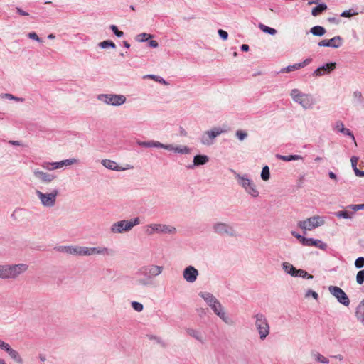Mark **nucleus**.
I'll return each instance as SVG.
<instances>
[{
    "label": "nucleus",
    "mask_w": 364,
    "mask_h": 364,
    "mask_svg": "<svg viewBox=\"0 0 364 364\" xmlns=\"http://www.w3.org/2000/svg\"><path fill=\"white\" fill-rule=\"evenodd\" d=\"M198 295L203 299L214 314L217 315L225 324L228 326H232L235 324L234 321L229 316L224 306L213 294L209 292H200Z\"/></svg>",
    "instance_id": "nucleus-1"
},
{
    "label": "nucleus",
    "mask_w": 364,
    "mask_h": 364,
    "mask_svg": "<svg viewBox=\"0 0 364 364\" xmlns=\"http://www.w3.org/2000/svg\"><path fill=\"white\" fill-rule=\"evenodd\" d=\"M164 269L163 266L154 264H149L141 267L138 274L144 277L137 279L136 284L140 287H148L153 284L154 279L159 277Z\"/></svg>",
    "instance_id": "nucleus-2"
},
{
    "label": "nucleus",
    "mask_w": 364,
    "mask_h": 364,
    "mask_svg": "<svg viewBox=\"0 0 364 364\" xmlns=\"http://www.w3.org/2000/svg\"><path fill=\"white\" fill-rule=\"evenodd\" d=\"M234 178L237 185L243 191L252 198H257L259 196V190L255 182L247 173H242L232 170Z\"/></svg>",
    "instance_id": "nucleus-3"
},
{
    "label": "nucleus",
    "mask_w": 364,
    "mask_h": 364,
    "mask_svg": "<svg viewBox=\"0 0 364 364\" xmlns=\"http://www.w3.org/2000/svg\"><path fill=\"white\" fill-rule=\"evenodd\" d=\"M214 233L220 236H228L230 237H236L238 232L234 225L230 223L217 221L212 225Z\"/></svg>",
    "instance_id": "nucleus-4"
},
{
    "label": "nucleus",
    "mask_w": 364,
    "mask_h": 364,
    "mask_svg": "<svg viewBox=\"0 0 364 364\" xmlns=\"http://www.w3.org/2000/svg\"><path fill=\"white\" fill-rule=\"evenodd\" d=\"M144 231L148 235L154 234L174 235L177 232L174 226L161 223H150L145 226Z\"/></svg>",
    "instance_id": "nucleus-5"
},
{
    "label": "nucleus",
    "mask_w": 364,
    "mask_h": 364,
    "mask_svg": "<svg viewBox=\"0 0 364 364\" xmlns=\"http://www.w3.org/2000/svg\"><path fill=\"white\" fill-rule=\"evenodd\" d=\"M255 326L258 332L259 339L264 341L268 336L270 332V327L266 316L258 313L254 315Z\"/></svg>",
    "instance_id": "nucleus-6"
},
{
    "label": "nucleus",
    "mask_w": 364,
    "mask_h": 364,
    "mask_svg": "<svg viewBox=\"0 0 364 364\" xmlns=\"http://www.w3.org/2000/svg\"><path fill=\"white\" fill-rule=\"evenodd\" d=\"M59 194L58 189H53L50 193H43L39 190L36 191V195L41 204L47 208H53L56 205L57 197Z\"/></svg>",
    "instance_id": "nucleus-7"
},
{
    "label": "nucleus",
    "mask_w": 364,
    "mask_h": 364,
    "mask_svg": "<svg viewBox=\"0 0 364 364\" xmlns=\"http://www.w3.org/2000/svg\"><path fill=\"white\" fill-rule=\"evenodd\" d=\"M325 223V217L316 215L306 220L299 221L297 226L304 231H311L323 225Z\"/></svg>",
    "instance_id": "nucleus-8"
},
{
    "label": "nucleus",
    "mask_w": 364,
    "mask_h": 364,
    "mask_svg": "<svg viewBox=\"0 0 364 364\" xmlns=\"http://www.w3.org/2000/svg\"><path fill=\"white\" fill-rule=\"evenodd\" d=\"M97 100L107 105L120 106L126 102V97L122 95L100 94L97 95Z\"/></svg>",
    "instance_id": "nucleus-9"
},
{
    "label": "nucleus",
    "mask_w": 364,
    "mask_h": 364,
    "mask_svg": "<svg viewBox=\"0 0 364 364\" xmlns=\"http://www.w3.org/2000/svg\"><path fill=\"white\" fill-rule=\"evenodd\" d=\"M60 251L75 256H90V247L85 246H62Z\"/></svg>",
    "instance_id": "nucleus-10"
},
{
    "label": "nucleus",
    "mask_w": 364,
    "mask_h": 364,
    "mask_svg": "<svg viewBox=\"0 0 364 364\" xmlns=\"http://www.w3.org/2000/svg\"><path fill=\"white\" fill-rule=\"evenodd\" d=\"M223 130L220 127H215L205 132L200 138V141L203 145L210 146L213 144L214 139L219 136Z\"/></svg>",
    "instance_id": "nucleus-11"
},
{
    "label": "nucleus",
    "mask_w": 364,
    "mask_h": 364,
    "mask_svg": "<svg viewBox=\"0 0 364 364\" xmlns=\"http://www.w3.org/2000/svg\"><path fill=\"white\" fill-rule=\"evenodd\" d=\"M101 163L107 168L117 171H126L134 168V165L124 163V161H119V162L116 161H101Z\"/></svg>",
    "instance_id": "nucleus-12"
},
{
    "label": "nucleus",
    "mask_w": 364,
    "mask_h": 364,
    "mask_svg": "<svg viewBox=\"0 0 364 364\" xmlns=\"http://www.w3.org/2000/svg\"><path fill=\"white\" fill-rule=\"evenodd\" d=\"M328 291L331 295L336 298L337 301L345 306H348L350 300L344 291L338 287L330 286Z\"/></svg>",
    "instance_id": "nucleus-13"
},
{
    "label": "nucleus",
    "mask_w": 364,
    "mask_h": 364,
    "mask_svg": "<svg viewBox=\"0 0 364 364\" xmlns=\"http://www.w3.org/2000/svg\"><path fill=\"white\" fill-rule=\"evenodd\" d=\"M183 279L190 284L194 283L199 275L198 270L193 266H187L182 272Z\"/></svg>",
    "instance_id": "nucleus-14"
},
{
    "label": "nucleus",
    "mask_w": 364,
    "mask_h": 364,
    "mask_svg": "<svg viewBox=\"0 0 364 364\" xmlns=\"http://www.w3.org/2000/svg\"><path fill=\"white\" fill-rule=\"evenodd\" d=\"M130 230H132L127 220L115 222L110 227V232L112 234H122Z\"/></svg>",
    "instance_id": "nucleus-15"
},
{
    "label": "nucleus",
    "mask_w": 364,
    "mask_h": 364,
    "mask_svg": "<svg viewBox=\"0 0 364 364\" xmlns=\"http://www.w3.org/2000/svg\"><path fill=\"white\" fill-rule=\"evenodd\" d=\"M137 144L141 146V147H146V148H162L164 149H166L170 151H174V147L175 146L173 144H164L159 141H156L153 140L147 141H138Z\"/></svg>",
    "instance_id": "nucleus-16"
},
{
    "label": "nucleus",
    "mask_w": 364,
    "mask_h": 364,
    "mask_svg": "<svg viewBox=\"0 0 364 364\" xmlns=\"http://www.w3.org/2000/svg\"><path fill=\"white\" fill-rule=\"evenodd\" d=\"M336 68V63L335 62H331L328 63H326L318 68H317L312 73L314 77H318L325 75L330 74L333 72Z\"/></svg>",
    "instance_id": "nucleus-17"
},
{
    "label": "nucleus",
    "mask_w": 364,
    "mask_h": 364,
    "mask_svg": "<svg viewBox=\"0 0 364 364\" xmlns=\"http://www.w3.org/2000/svg\"><path fill=\"white\" fill-rule=\"evenodd\" d=\"M11 280L18 279L28 270V265L26 263L11 264Z\"/></svg>",
    "instance_id": "nucleus-18"
},
{
    "label": "nucleus",
    "mask_w": 364,
    "mask_h": 364,
    "mask_svg": "<svg viewBox=\"0 0 364 364\" xmlns=\"http://www.w3.org/2000/svg\"><path fill=\"white\" fill-rule=\"evenodd\" d=\"M343 43V38L340 36H336L331 39H324L318 42L320 47H331L333 48H340Z\"/></svg>",
    "instance_id": "nucleus-19"
},
{
    "label": "nucleus",
    "mask_w": 364,
    "mask_h": 364,
    "mask_svg": "<svg viewBox=\"0 0 364 364\" xmlns=\"http://www.w3.org/2000/svg\"><path fill=\"white\" fill-rule=\"evenodd\" d=\"M75 161H60L58 162H48L46 161L43 163L42 166L48 170L53 171L58 168H62L64 166H69L73 164Z\"/></svg>",
    "instance_id": "nucleus-20"
},
{
    "label": "nucleus",
    "mask_w": 364,
    "mask_h": 364,
    "mask_svg": "<svg viewBox=\"0 0 364 364\" xmlns=\"http://www.w3.org/2000/svg\"><path fill=\"white\" fill-rule=\"evenodd\" d=\"M90 256L102 255L112 257L114 255V250L106 247H90Z\"/></svg>",
    "instance_id": "nucleus-21"
},
{
    "label": "nucleus",
    "mask_w": 364,
    "mask_h": 364,
    "mask_svg": "<svg viewBox=\"0 0 364 364\" xmlns=\"http://www.w3.org/2000/svg\"><path fill=\"white\" fill-rule=\"evenodd\" d=\"M311 61H312V58H308L301 63H295L294 65H290L285 68H282L279 73H289L291 71H294V70L303 68L306 67V65H309L311 63Z\"/></svg>",
    "instance_id": "nucleus-22"
},
{
    "label": "nucleus",
    "mask_w": 364,
    "mask_h": 364,
    "mask_svg": "<svg viewBox=\"0 0 364 364\" xmlns=\"http://www.w3.org/2000/svg\"><path fill=\"white\" fill-rule=\"evenodd\" d=\"M186 331L189 336L195 338L200 343L203 344L205 343V341H206L205 338L200 331H198L197 329L188 328L186 330Z\"/></svg>",
    "instance_id": "nucleus-23"
},
{
    "label": "nucleus",
    "mask_w": 364,
    "mask_h": 364,
    "mask_svg": "<svg viewBox=\"0 0 364 364\" xmlns=\"http://www.w3.org/2000/svg\"><path fill=\"white\" fill-rule=\"evenodd\" d=\"M5 352L8 354L10 358L12 359L17 364L23 363V359L21 357V354L17 350L12 348L11 346H9V347L7 348Z\"/></svg>",
    "instance_id": "nucleus-24"
},
{
    "label": "nucleus",
    "mask_w": 364,
    "mask_h": 364,
    "mask_svg": "<svg viewBox=\"0 0 364 364\" xmlns=\"http://www.w3.org/2000/svg\"><path fill=\"white\" fill-rule=\"evenodd\" d=\"M11 264H0V279L11 280Z\"/></svg>",
    "instance_id": "nucleus-25"
},
{
    "label": "nucleus",
    "mask_w": 364,
    "mask_h": 364,
    "mask_svg": "<svg viewBox=\"0 0 364 364\" xmlns=\"http://www.w3.org/2000/svg\"><path fill=\"white\" fill-rule=\"evenodd\" d=\"M304 246H315L322 250L327 248V245L320 240H315L314 238H306L304 244Z\"/></svg>",
    "instance_id": "nucleus-26"
},
{
    "label": "nucleus",
    "mask_w": 364,
    "mask_h": 364,
    "mask_svg": "<svg viewBox=\"0 0 364 364\" xmlns=\"http://www.w3.org/2000/svg\"><path fill=\"white\" fill-rule=\"evenodd\" d=\"M304 98L300 102V105L305 109H311L315 104V100L312 95L309 94H304Z\"/></svg>",
    "instance_id": "nucleus-27"
},
{
    "label": "nucleus",
    "mask_w": 364,
    "mask_h": 364,
    "mask_svg": "<svg viewBox=\"0 0 364 364\" xmlns=\"http://www.w3.org/2000/svg\"><path fill=\"white\" fill-rule=\"evenodd\" d=\"M34 175L43 182H51L55 178L54 175L45 173L40 170H35Z\"/></svg>",
    "instance_id": "nucleus-28"
},
{
    "label": "nucleus",
    "mask_w": 364,
    "mask_h": 364,
    "mask_svg": "<svg viewBox=\"0 0 364 364\" xmlns=\"http://www.w3.org/2000/svg\"><path fill=\"white\" fill-rule=\"evenodd\" d=\"M207 161H184L181 165L187 169H195L200 166L204 165Z\"/></svg>",
    "instance_id": "nucleus-29"
},
{
    "label": "nucleus",
    "mask_w": 364,
    "mask_h": 364,
    "mask_svg": "<svg viewBox=\"0 0 364 364\" xmlns=\"http://www.w3.org/2000/svg\"><path fill=\"white\" fill-rule=\"evenodd\" d=\"M355 316L358 321L364 326V299L357 306Z\"/></svg>",
    "instance_id": "nucleus-30"
},
{
    "label": "nucleus",
    "mask_w": 364,
    "mask_h": 364,
    "mask_svg": "<svg viewBox=\"0 0 364 364\" xmlns=\"http://www.w3.org/2000/svg\"><path fill=\"white\" fill-rule=\"evenodd\" d=\"M311 356L312 358L314 359L315 361L323 363V364H328L329 363V360L326 357L323 356L321 353H319L317 351H312L311 353Z\"/></svg>",
    "instance_id": "nucleus-31"
},
{
    "label": "nucleus",
    "mask_w": 364,
    "mask_h": 364,
    "mask_svg": "<svg viewBox=\"0 0 364 364\" xmlns=\"http://www.w3.org/2000/svg\"><path fill=\"white\" fill-rule=\"evenodd\" d=\"M328 7L325 3L318 4L316 6L314 7L311 11V14L314 16H317L322 12L327 10Z\"/></svg>",
    "instance_id": "nucleus-32"
},
{
    "label": "nucleus",
    "mask_w": 364,
    "mask_h": 364,
    "mask_svg": "<svg viewBox=\"0 0 364 364\" xmlns=\"http://www.w3.org/2000/svg\"><path fill=\"white\" fill-rule=\"evenodd\" d=\"M290 95L295 102L300 104V102L304 98V93L301 92L298 89H293L291 91Z\"/></svg>",
    "instance_id": "nucleus-33"
},
{
    "label": "nucleus",
    "mask_w": 364,
    "mask_h": 364,
    "mask_svg": "<svg viewBox=\"0 0 364 364\" xmlns=\"http://www.w3.org/2000/svg\"><path fill=\"white\" fill-rule=\"evenodd\" d=\"M310 32L314 36L320 37L323 36L326 33V31L323 26H315L311 28Z\"/></svg>",
    "instance_id": "nucleus-34"
},
{
    "label": "nucleus",
    "mask_w": 364,
    "mask_h": 364,
    "mask_svg": "<svg viewBox=\"0 0 364 364\" xmlns=\"http://www.w3.org/2000/svg\"><path fill=\"white\" fill-rule=\"evenodd\" d=\"M282 269L287 274H289L291 276L294 277L296 269L289 262H283Z\"/></svg>",
    "instance_id": "nucleus-35"
},
{
    "label": "nucleus",
    "mask_w": 364,
    "mask_h": 364,
    "mask_svg": "<svg viewBox=\"0 0 364 364\" xmlns=\"http://www.w3.org/2000/svg\"><path fill=\"white\" fill-rule=\"evenodd\" d=\"M258 26H259V29L261 31H262L264 33H268L272 36L275 35L277 32L276 29L269 27L267 26H265L262 23H259Z\"/></svg>",
    "instance_id": "nucleus-36"
},
{
    "label": "nucleus",
    "mask_w": 364,
    "mask_h": 364,
    "mask_svg": "<svg viewBox=\"0 0 364 364\" xmlns=\"http://www.w3.org/2000/svg\"><path fill=\"white\" fill-rule=\"evenodd\" d=\"M260 177H261L262 180L264 181H267L269 180L270 171H269V168L268 166L266 165L262 168V172L260 174Z\"/></svg>",
    "instance_id": "nucleus-37"
},
{
    "label": "nucleus",
    "mask_w": 364,
    "mask_h": 364,
    "mask_svg": "<svg viewBox=\"0 0 364 364\" xmlns=\"http://www.w3.org/2000/svg\"><path fill=\"white\" fill-rule=\"evenodd\" d=\"M173 152L182 154H187L191 152V149L186 146H175Z\"/></svg>",
    "instance_id": "nucleus-38"
},
{
    "label": "nucleus",
    "mask_w": 364,
    "mask_h": 364,
    "mask_svg": "<svg viewBox=\"0 0 364 364\" xmlns=\"http://www.w3.org/2000/svg\"><path fill=\"white\" fill-rule=\"evenodd\" d=\"M152 37H153V36L151 34L142 33L136 35L135 39L138 42H145V41H147L149 39L152 38Z\"/></svg>",
    "instance_id": "nucleus-39"
},
{
    "label": "nucleus",
    "mask_w": 364,
    "mask_h": 364,
    "mask_svg": "<svg viewBox=\"0 0 364 364\" xmlns=\"http://www.w3.org/2000/svg\"><path fill=\"white\" fill-rule=\"evenodd\" d=\"M294 277H299L302 278H307V279H312L313 276L308 274L307 272H306L304 269H296Z\"/></svg>",
    "instance_id": "nucleus-40"
},
{
    "label": "nucleus",
    "mask_w": 364,
    "mask_h": 364,
    "mask_svg": "<svg viewBox=\"0 0 364 364\" xmlns=\"http://www.w3.org/2000/svg\"><path fill=\"white\" fill-rule=\"evenodd\" d=\"M99 46L102 49H106L108 48H115L116 46L115 44L109 40L104 41L102 42H100L99 43Z\"/></svg>",
    "instance_id": "nucleus-41"
},
{
    "label": "nucleus",
    "mask_w": 364,
    "mask_h": 364,
    "mask_svg": "<svg viewBox=\"0 0 364 364\" xmlns=\"http://www.w3.org/2000/svg\"><path fill=\"white\" fill-rule=\"evenodd\" d=\"M276 158L277 159H303L302 156L296 154H291L288 156L276 154Z\"/></svg>",
    "instance_id": "nucleus-42"
},
{
    "label": "nucleus",
    "mask_w": 364,
    "mask_h": 364,
    "mask_svg": "<svg viewBox=\"0 0 364 364\" xmlns=\"http://www.w3.org/2000/svg\"><path fill=\"white\" fill-rule=\"evenodd\" d=\"M353 215V212L349 213L348 211L344 210V211H338L336 213V215L338 218H342L345 219H350L352 218Z\"/></svg>",
    "instance_id": "nucleus-43"
},
{
    "label": "nucleus",
    "mask_w": 364,
    "mask_h": 364,
    "mask_svg": "<svg viewBox=\"0 0 364 364\" xmlns=\"http://www.w3.org/2000/svg\"><path fill=\"white\" fill-rule=\"evenodd\" d=\"M358 161H351L352 167L354 170L355 174L358 177H363L364 176V171H360L357 168Z\"/></svg>",
    "instance_id": "nucleus-44"
},
{
    "label": "nucleus",
    "mask_w": 364,
    "mask_h": 364,
    "mask_svg": "<svg viewBox=\"0 0 364 364\" xmlns=\"http://www.w3.org/2000/svg\"><path fill=\"white\" fill-rule=\"evenodd\" d=\"M353 98L357 104H362L364 101L363 95L360 91H355L353 92Z\"/></svg>",
    "instance_id": "nucleus-45"
},
{
    "label": "nucleus",
    "mask_w": 364,
    "mask_h": 364,
    "mask_svg": "<svg viewBox=\"0 0 364 364\" xmlns=\"http://www.w3.org/2000/svg\"><path fill=\"white\" fill-rule=\"evenodd\" d=\"M1 97L2 98H6V99H8V100H15V101H17V102H23V100H24L23 98L14 96L13 95L9 94V93L1 94Z\"/></svg>",
    "instance_id": "nucleus-46"
},
{
    "label": "nucleus",
    "mask_w": 364,
    "mask_h": 364,
    "mask_svg": "<svg viewBox=\"0 0 364 364\" xmlns=\"http://www.w3.org/2000/svg\"><path fill=\"white\" fill-rule=\"evenodd\" d=\"M146 77L154 80L156 82L161 83L163 85H167L168 82L161 77L155 75H147Z\"/></svg>",
    "instance_id": "nucleus-47"
},
{
    "label": "nucleus",
    "mask_w": 364,
    "mask_h": 364,
    "mask_svg": "<svg viewBox=\"0 0 364 364\" xmlns=\"http://www.w3.org/2000/svg\"><path fill=\"white\" fill-rule=\"evenodd\" d=\"M127 220V222L129 223V225L131 230H132V228L135 225H139L140 223H141L140 218L139 217H136V218H134L132 219Z\"/></svg>",
    "instance_id": "nucleus-48"
},
{
    "label": "nucleus",
    "mask_w": 364,
    "mask_h": 364,
    "mask_svg": "<svg viewBox=\"0 0 364 364\" xmlns=\"http://www.w3.org/2000/svg\"><path fill=\"white\" fill-rule=\"evenodd\" d=\"M132 307L137 312H141L143 311L144 309V306L142 304L138 302V301H132Z\"/></svg>",
    "instance_id": "nucleus-49"
},
{
    "label": "nucleus",
    "mask_w": 364,
    "mask_h": 364,
    "mask_svg": "<svg viewBox=\"0 0 364 364\" xmlns=\"http://www.w3.org/2000/svg\"><path fill=\"white\" fill-rule=\"evenodd\" d=\"M109 28L117 37L121 38L124 36V33L122 31H119L117 26L111 25Z\"/></svg>",
    "instance_id": "nucleus-50"
},
{
    "label": "nucleus",
    "mask_w": 364,
    "mask_h": 364,
    "mask_svg": "<svg viewBox=\"0 0 364 364\" xmlns=\"http://www.w3.org/2000/svg\"><path fill=\"white\" fill-rule=\"evenodd\" d=\"M356 282L358 284H363L364 283V270H360L357 273Z\"/></svg>",
    "instance_id": "nucleus-51"
},
{
    "label": "nucleus",
    "mask_w": 364,
    "mask_h": 364,
    "mask_svg": "<svg viewBox=\"0 0 364 364\" xmlns=\"http://www.w3.org/2000/svg\"><path fill=\"white\" fill-rule=\"evenodd\" d=\"M358 14V12H352L351 10H345L341 13V16L344 18H350Z\"/></svg>",
    "instance_id": "nucleus-52"
},
{
    "label": "nucleus",
    "mask_w": 364,
    "mask_h": 364,
    "mask_svg": "<svg viewBox=\"0 0 364 364\" xmlns=\"http://www.w3.org/2000/svg\"><path fill=\"white\" fill-rule=\"evenodd\" d=\"M236 136L239 140L242 141L247 138V134L242 130H237L236 132Z\"/></svg>",
    "instance_id": "nucleus-53"
},
{
    "label": "nucleus",
    "mask_w": 364,
    "mask_h": 364,
    "mask_svg": "<svg viewBox=\"0 0 364 364\" xmlns=\"http://www.w3.org/2000/svg\"><path fill=\"white\" fill-rule=\"evenodd\" d=\"M355 266L358 269H360L364 267V257H360L356 259L355 262Z\"/></svg>",
    "instance_id": "nucleus-54"
},
{
    "label": "nucleus",
    "mask_w": 364,
    "mask_h": 364,
    "mask_svg": "<svg viewBox=\"0 0 364 364\" xmlns=\"http://www.w3.org/2000/svg\"><path fill=\"white\" fill-rule=\"evenodd\" d=\"M344 128L345 127H344L343 123L341 121L336 122V123L333 126V129L338 132H341L342 129Z\"/></svg>",
    "instance_id": "nucleus-55"
},
{
    "label": "nucleus",
    "mask_w": 364,
    "mask_h": 364,
    "mask_svg": "<svg viewBox=\"0 0 364 364\" xmlns=\"http://www.w3.org/2000/svg\"><path fill=\"white\" fill-rule=\"evenodd\" d=\"M341 133H342L343 135L349 136L353 141H355V136L353 132L349 129L344 128L342 129Z\"/></svg>",
    "instance_id": "nucleus-56"
},
{
    "label": "nucleus",
    "mask_w": 364,
    "mask_h": 364,
    "mask_svg": "<svg viewBox=\"0 0 364 364\" xmlns=\"http://www.w3.org/2000/svg\"><path fill=\"white\" fill-rule=\"evenodd\" d=\"M28 37L32 40H34L37 42L41 43L42 39L38 37V36L35 32H31L28 34Z\"/></svg>",
    "instance_id": "nucleus-57"
},
{
    "label": "nucleus",
    "mask_w": 364,
    "mask_h": 364,
    "mask_svg": "<svg viewBox=\"0 0 364 364\" xmlns=\"http://www.w3.org/2000/svg\"><path fill=\"white\" fill-rule=\"evenodd\" d=\"M291 235L295 237L296 239H298L299 240V242L304 245V242H305V240H306V237H304V236L296 233V232L294 231H292L291 232Z\"/></svg>",
    "instance_id": "nucleus-58"
},
{
    "label": "nucleus",
    "mask_w": 364,
    "mask_h": 364,
    "mask_svg": "<svg viewBox=\"0 0 364 364\" xmlns=\"http://www.w3.org/2000/svg\"><path fill=\"white\" fill-rule=\"evenodd\" d=\"M218 35L220 37V38L223 39V41H226L228 39V33L227 31H225L223 29H219L218 31Z\"/></svg>",
    "instance_id": "nucleus-59"
},
{
    "label": "nucleus",
    "mask_w": 364,
    "mask_h": 364,
    "mask_svg": "<svg viewBox=\"0 0 364 364\" xmlns=\"http://www.w3.org/2000/svg\"><path fill=\"white\" fill-rule=\"evenodd\" d=\"M310 296H311L316 300H317L318 298V294L316 291L312 290H308L305 294V296L307 298L309 297Z\"/></svg>",
    "instance_id": "nucleus-60"
},
{
    "label": "nucleus",
    "mask_w": 364,
    "mask_h": 364,
    "mask_svg": "<svg viewBox=\"0 0 364 364\" xmlns=\"http://www.w3.org/2000/svg\"><path fill=\"white\" fill-rule=\"evenodd\" d=\"M348 208L352 209L353 212H355L360 210H364V204L351 205Z\"/></svg>",
    "instance_id": "nucleus-61"
},
{
    "label": "nucleus",
    "mask_w": 364,
    "mask_h": 364,
    "mask_svg": "<svg viewBox=\"0 0 364 364\" xmlns=\"http://www.w3.org/2000/svg\"><path fill=\"white\" fill-rule=\"evenodd\" d=\"M9 344L8 343H6L5 341H4L3 340H1L0 338V349L4 350V351H6L7 348L9 347Z\"/></svg>",
    "instance_id": "nucleus-62"
},
{
    "label": "nucleus",
    "mask_w": 364,
    "mask_h": 364,
    "mask_svg": "<svg viewBox=\"0 0 364 364\" xmlns=\"http://www.w3.org/2000/svg\"><path fill=\"white\" fill-rule=\"evenodd\" d=\"M149 46L151 48H156L159 46V43L156 41L155 40H151L149 42Z\"/></svg>",
    "instance_id": "nucleus-63"
},
{
    "label": "nucleus",
    "mask_w": 364,
    "mask_h": 364,
    "mask_svg": "<svg viewBox=\"0 0 364 364\" xmlns=\"http://www.w3.org/2000/svg\"><path fill=\"white\" fill-rule=\"evenodd\" d=\"M16 12L19 14V15H21V16H28V13L26 12V11H24L23 10H22L21 8L19 7H16Z\"/></svg>",
    "instance_id": "nucleus-64"
}]
</instances>
